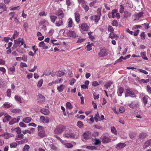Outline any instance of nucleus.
I'll return each instance as SVG.
<instances>
[{
    "mask_svg": "<svg viewBox=\"0 0 151 151\" xmlns=\"http://www.w3.org/2000/svg\"><path fill=\"white\" fill-rule=\"evenodd\" d=\"M63 137L66 138H73L77 139L78 138V135H76L72 131L68 130L65 131L63 134Z\"/></svg>",
    "mask_w": 151,
    "mask_h": 151,
    "instance_id": "1",
    "label": "nucleus"
},
{
    "mask_svg": "<svg viewBox=\"0 0 151 151\" xmlns=\"http://www.w3.org/2000/svg\"><path fill=\"white\" fill-rule=\"evenodd\" d=\"M38 135L41 138H43L46 136L45 131L43 127L39 126L38 127Z\"/></svg>",
    "mask_w": 151,
    "mask_h": 151,
    "instance_id": "2",
    "label": "nucleus"
},
{
    "mask_svg": "<svg viewBox=\"0 0 151 151\" xmlns=\"http://www.w3.org/2000/svg\"><path fill=\"white\" fill-rule=\"evenodd\" d=\"M65 127L62 125H60L56 127L54 130L55 133L56 134H61L64 130L65 129Z\"/></svg>",
    "mask_w": 151,
    "mask_h": 151,
    "instance_id": "3",
    "label": "nucleus"
},
{
    "mask_svg": "<svg viewBox=\"0 0 151 151\" xmlns=\"http://www.w3.org/2000/svg\"><path fill=\"white\" fill-rule=\"evenodd\" d=\"M19 38L18 40H14V44L12 48H15L18 46H20L24 45V41L23 38L21 40Z\"/></svg>",
    "mask_w": 151,
    "mask_h": 151,
    "instance_id": "4",
    "label": "nucleus"
},
{
    "mask_svg": "<svg viewBox=\"0 0 151 151\" xmlns=\"http://www.w3.org/2000/svg\"><path fill=\"white\" fill-rule=\"evenodd\" d=\"M127 107L129 106L131 109H136L139 107V103L137 101H133L131 102L130 104H128L126 105Z\"/></svg>",
    "mask_w": 151,
    "mask_h": 151,
    "instance_id": "5",
    "label": "nucleus"
},
{
    "mask_svg": "<svg viewBox=\"0 0 151 151\" xmlns=\"http://www.w3.org/2000/svg\"><path fill=\"white\" fill-rule=\"evenodd\" d=\"M108 53L107 50L105 48H103L101 49L98 55L100 57H102L106 56L108 55Z\"/></svg>",
    "mask_w": 151,
    "mask_h": 151,
    "instance_id": "6",
    "label": "nucleus"
},
{
    "mask_svg": "<svg viewBox=\"0 0 151 151\" xmlns=\"http://www.w3.org/2000/svg\"><path fill=\"white\" fill-rule=\"evenodd\" d=\"M149 99V97L147 96H144L142 98L143 103L144 104V107L145 108L148 107L150 106V104L148 103V100Z\"/></svg>",
    "mask_w": 151,
    "mask_h": 151,
    "instance_id": "7",
    "label": "nucleus"
},
{
    "mask_svg": "<svg viewBox=\"0 0 151 151\" xmlns=\"http://www.w3.org/2000/svg\"><path fill=\"white\" fill-rule=\"evenodd\" d=\"M37 98L38 100V102L40 104L43 103L45 100V97L40 94H39L37 96Z\"/></svg>",
    "mask_w": 151,
    "mask_h": 151,
    "instance_id": "8",
    "label": "nucleus"
},
{
    "mask_svg": "<svg viewBox=\"0 0 151 151\" xmlns=\"http://www.w3.org/2000/svg\"><path fill=\"white\" fill-rule=\"evenodd\" d=\"M125 96L127 97L131 96V95H134V93L132 90L129 88H127L125 89Z\"/></svg>",
    "mask_w": 151,
    "mask_h": 151,
    "instance_id": "9",
    "label": "nucleus"
},
{
    "mask_svg": "<svg viewBox=\"0 0 151 151\" xmlns=\"http://www.w3.org/2000/svg\"><path fill=\"white\" fill-rule=\"evenodd\" d=\"M91 134L89 131H87L83 134V137L85 139H89L91 137Z\"/></svg>",
    "mask_w": 151,
    "mask_h": 151,
    "instance_id": "10",
    "label": "nucleus"
},
{
    "mask_svg": "<svg viewBox=\"0 0 151 151\" xmlns=\"http://www.w3.org/2000/svg\"><path fill=\"white\" fill-rule=\"evenodd\" d=\"M111 141V139L108 136H104L102 138V142L103 143H108Z\"/></svg>",
    "mask_w": 151,
    "mask_h": 151,
    "instance_id": "11",
    "label": "nucleus"
},
{
    "mask_svg": "<svg viewBox=\"0 0 151 151\" xmlns=\"http://www.w3.org/2000/svg\"><path fill=\"white\" fill-rule=\"evenodd\" d=\"M40 121L43 123H48L49 122V119L47 117H45L43 116L40 117Z\"/></svg>",
    "mask_w": 151,
    "mask_h": 151,
    "instance_id": "12",
    "label": "nucleus"
},
{
    "mask_svg": "<svg viewBox=\"0 0 151 151\" xmlns=\"http://www.w3.org/2000/svg\"><path fill=\"white\" fill-rule=\"evenodd\" d=\"M56 14L58 16L60 19H62L64 16V14L62 10H58L56 13Z\"/></svg>",
    "mask_w": 151,
    "mask_h": 151,
    "instance_id": "13",
    "label": "nucleus"
},
{
    "mask_svg": "<svg viewBox=\"0 0 151 151\" xmlns=\"http://www.w3.org/2000/svg\"><path fill=\"white\" fill-rule=\"evenodd\" d=\"M100 19V16L95 15L92 16L91 17V19L92 20H94L96 22H98Z\"/></svg>",
    "mask_w": 151,
    "mask_h": 151,
    "instance_id": "14",
    "label": "nucleus"
},
{
    "mask_svg": "<svg viewBox=\"0 0 151 151\" xmlns=\"http://www.w3.org/2000/svg\"><path fill=\"white\" fill-rule=\"evenodd\" d=\"M67 35L68 36L71 37H75L76 36V32L74 31H70L67 33Z\"/></svg>",
    "mask_w": 151,
    "mask_h": 151,
    "instance_id": "15",
    "label": "nucleus"
},
{
    "mask_svg": "<svg viewBox=\"0 0 151 151\" xmlns=\"http://www.w3.org/2000/svg\"><path fill=\"white\" fill-rule=\"evenodd\" d=\"M68 26L70 28L74 26L72 19L71 18L68 19Z\"/></svg>",
    "mask_w": 151,
    "mask_h": 151,
    "instance_id": "16",
    "label": "nucleus"
},
{
    "mask_svg": "<svg viewBox=\"0 0 151 151\" xmlns=\"http://www.w3.org/2000/svg\"><path fill=\"white\" fill-rule=\"evenodd\" d=\"M19 116H18L17 119L15 118L12 119L9 122V124L10 125H12L14 123L18 122L20 120Z\"/></svg>",
    "mask_w": 151,
    "mask_h": 151,
    "instance_id": "17",
    "label": "nucleus"
},
{
    "mask_svg": "<svg viewBox=\"0 0 151 151\" xmlns=\"http://www.w3.org/2000/svg\"><path fill=\"white\" fill-rule=\"evenodd\" d=\"M81 29L84 31H87L89 28L88 26L86 23H83L81 25Z\"/></svg>",
    "mask_w": 151,
    "mask_h": 151,
    "instance_id": "18",
    "label": "nucleus"
},
{
    "mask_svg": "<svg viewBox=\"0 0 151 151\" xmlns=\"http://www.w3.org/2000/svg\"><path fill=\"white\" fill-rule=\"evenodd\" d=\"M126 146V144L124 143H119L116 146V147L117 150L121 149Z\"/></svg>",
    "mask_w": 151,
    "mask_h": 151,
    "instance_id": "19",
    "label": "nucleus"
},
{
    "mask_svg": "<svg viewBox=\"0 0 151 151\" xmlns=\"http://www.w3.org/2000/svg\"><path fill=\"white\" fill-rule=\"evenodd\" d=\"M41 112L45 115H48L50 113L49 110L47 109L42 108L40 110Z\"/></svg>",
    "mask_w": 151,
    "mask_h": 151,
    "instance_id": "20",
    "label": "nucleus"
},
{
    "mask_svg": "<svg viewBox=\"0 0 151 151\" xmlns=\"http://www.w3.org/2000/svg\"><path fill=\"white\" fill-rule=\"evenodd\" d=\"M150 145H151V139L146 141L143 145V147L144 148H146Z\"/></svg>",
    "mask_w": 151,
    "mask_h": 151,
    "instance_id": "21",
    "label": "nucleus"
},
{
    "mask_svg": "<svg viewBox=\"0 0 151 151\" xmlns=\"http://www.w3.org/2000/svg\"><path fill=\"white\" fill-rule=\"evenodd\" d=\"M11 134H10L8 133H5L0 135V136L2 137L5 139H8L10 137H12Z\"/></svg>",
    "mask_w": 151,
    "mask_h": 151,
    "instance_id": "22",
    "label": "nucleus"
},
{
    "mask_svg": "<svg viewBox=\"0 0 151 151\" xmlns=\"http://www.w3.org/2000/svg\"><path fill=\"white\" fill-rule=\"evenodd\" d=\"M123 92L124 88L122 87H119L117 90V93L118 95L120 96H121Z\"/></svg>",
    "mask_w": 151,
    "mask_h": 151,
    "instance_id": "23",
    "label": "nucleus"
},
{
    "mask_svg": "<svg viewBox=\"0 0 151 151\" xmlns=\"http://www.w3.org/2000/svg\"><path fill=\"white\" fill-rule=\"evenodd\" d=\"M39 47L42 48V49H47L48 46H46L44 42L42 41L39 43Z\"/></svg>",
    "mask_w": 151,
    "mask_h": 151,
    "instance_id": "24",
    "label": "nucleus"
},
{
    "mask_svg": "<svg viewBox=\"0 0 151 151\" xmlns=\"http://www.w3.org/2000/svg\"><path fill=\"white\" fill-rule=\"evenodd\" d=\"M75 20L77 23H78L80 21V15L79 13H75Z\"/></svg>",
    "mask_w": 151,
    "mask_h": 151,
    "instance_id": "25",
    "label": "nucleus"
},
{
    "mask_svg": "<svg viewBox=\"0 0 151 151\" xmlns=\"http://www.w3.org/2000/svg\"><path fill=\"white\" fill-rule=\"evenodd\" d=\"M93 142L94 145H96L100 144L101 143V141L99 139L95 138L93 140Z\"/></svg>",
    "mask_w": 151,
    "mask_h": 151,
    "instance_id": "26",
    "label": "nucleus"
},
{
    "mask_svg": "<svg viewBox=\"0 0 151 151\" xmlns=\"http://www.w3.org/2000/svg\"><path fill=\"white\" fill-rule=\"evenodd\" d=\"M84 147H85L88 150H96L97 147L92 146L84 145L83 146Z\"/></svg>",
    "mask_w": 151,
    "mask_h": 151,
    "instance_id": "27",
    "label": "nucleus"
},
{
    "mask_svg": "<svg viewBox=\"0 0 151 151\" xmlns=\"http://www.w3.org/2000/svg\"><path fill=\"white\" fill-rule=\"evenodd\" d=\"M11 119V116L7 115L5 116V117L3 119V121L4 122H5L9 121Z\"/></svg>",
    "mask_w": 151,
    "mask_h": 151,
    "instance_id": "28",
    "label": "nucleus"
},
{
    "mask_svg": "<svg viewBox=\"0 0 151 151\" xmlns=\"http://www.w3.org/2000/svg\"><path fill=\"white\" fill-rule=\"evenodd\" d=\"M32 120V118L30 117H27L23 119L22 121L27 123L30 122Z\"/></svg>",
    "mask_w": 151,
    "mask_h": 151,
    "instance_id": "29",
    "label": "nucleus"
},
{
    "mask_svg": "<svg viewBox=\"0 0 151 151\" xmlns=\"http://www.w3.org/2000/svg\"><path fill=\"white\" fill-rule=\"evenodd\" d=\"M86 1H85L82 3V7L84 9H89V6L86 4Z\"/></svg>",
    "mask_w": 151,
    "mask_h": 151,
    "instance_id": "30",
    "label": "nucleus"
},
{
    "mask_svg": "<svg viewBox=\"0 0 151 151\" xmlns=\"http://www.w3.org/2000/svg\"><path fill=\"white\" fill-rule=\"evenodd\" d=\"M12 131L16 132L18 134L21 133L22 132L21 129L19 127H17L15 128L12 129Z\"/></svg>",
    "mask_w": 151,
    "mask_h": 151,
    "instance_id": "31",
    "label": "nucleus"
},
{
    "mask_svg": "<svg viewBox=\"0 0 151 151\" xmlns=\"http://www.w3.org/2000/svg\"><path fill=\"white\" fill-rule=\"evenodd\" d=\"M64 72L60 70L57 71L56 72V75L59 77H61L64 75Z\"/></svg>",
    "mask_w": 151,
    "mask_h": 151,
    "instance_id": "32",
    "label": "nucleus"
},
{
    "mask_svg": "<svg viewBox=\"0 0 151 151\" xmlns=\"http://www.w3.org/2000/svg\"><path fill=\"white\" fill-rule=\"evenodd\" d=\"M12 106V104L9 103L5 102L3 104V106L4 108H9L11 107Z\"/></svg>",
    "mask_w": 151,
    "mask_h": 151,
    "instance_id": "33",
    "label": "nucleus"
},
{
    "mask_svg": "<svg viewBox=\"0 0 151 151\" xmlns=\"http://www.w3.org/2000/svg\"><path fill=\"white\" fill-rule=\"evenodd\" d=\"M24 137V135L22 134H19L17 135L16 137L15 138V140H20L22 139Z\"/></svg>",
    "mask_w": 151,
    "mask_h": 151,
    "instance_id": "34",
    "label": "nucleus"
},
{
    "mask_svg": "<svg viewBox=\"0 0 151 151\" xmlns=\"http://www.w3.org/2000/svg\"><path fill=\"white\" fill-rule=\"evenodd\" d=\"M109 37L110 38L112 39H115L116 40H117L119 37L116 34H114L113 35H111V33H110L109 35Z\"/></svg>",
    "mask_w": 151,
    "mask_h": 151,
    "instance_id": "35",
    "label": "nucleus"
},
{
    "mask_svg": "<svg viewBox=\"0 0 151 151\" xmlns=\"http://www.w3.org/2000/svg\"><path fill=\"white\" fill-rule=\"evenodd\" d=\"M11 112L14 113H20L21 112L20 109H12L11 110Z\"/></svg>",
    "mask_w": 151,
    "mask_h": 151,
    "instance_id": "36",
    "label": "nucleus"
},
{
    "mask_svg": "<svg viewBox=\"0 0 151 151\" xmlns=\"http://www.w3.org/2000/svg\"><path fill=\"white\" fill-rule=\"evenodd\" d=\"M27 141H28L27 139V138H26V139H23L22 140L20 141H16V142H17L19 144H22L24 143H25L27 142Z\"/></svg>",
    "mask_w": 151,
    "mask_h": 151,
    "instance_id": "37",
    "label": "nucleus"
},
{
    "mask_svg": "<svg viewBox=\"0 0 151 151\" xmlns=\"http://www.w3.org/2000/svg\"><path fill=\"white\" fill-rule=\"evenodd\" d=\"M65 88V86L62 84L57 87V89L60 92L62 91Z\"/></svg>",
    "mask_w": 151,
    "mask_h": 151,
    "instance_id": "38",
    "label": "nucleus"
},
{
    "mask_svg": "<svg viewBox=\"0 0 151 151\" xmlns=\"http://www.w3.org/2000/svg\"><path fill=\"white\" fill-rule=\"evenodd\" d=\"M77 125L80 128H82L84 126L83 123L81 121L77 122Z\"/></svg>",
    "mask_w": 151,
    "mask_h": 151,
    "instance_id": "39",
    "label": "nucleus"
},
{
    "mask_svg": "<svg viewBox=\"0 0 151 151\" xmlns=\"http://www.w3.org/2000/svg\"><path fill=\"white\" fill-rule=\"evenodd\" d=\"M64 142H63V144H64L65 146L67 148H71L73 147V145L69 143H64Z\"/></svg>",
    "mask_w": 151,
    "mask_h": 151,
    "instance_id": "40",
    "label": "nucleus"
},
{
    "mask_svg": "<svg viewBox=\"0 0 151 151\" xmlns=\"http://www.w3.org/2000/svg\"><path fill=\"white\" fill-rule=\"evenodd\" d=\"M14 98L19 103H22L21 99L19 96L16 95L14 96Z\"/></svg>",
    "mask_w": 151,
    "mask_h": 151,
    "instance_id": "41",
    "label": "nucleus"
},
{
    "mask_svg": "<svg viewBox=\"0 0 151 151\" xmlns=\"http://www.w3.org/2000/svg\"><path fill=\"white\" fill-rule=\"evenodd\" d=\"M66 107L69 109H72L73 106L71 103L69 102H67L66 104Z\"/></svg>",
    "mask_w": 151,
    "mask_h": 151,
    "instance_id": "42",
    "label": "nucleus"
},
{
    "mask_svg": "<svg viewBox=\"0 0 151 151\" xmlns=\"http://www.w3.org/2000/svg\"><path fill=\"white\" fill-rule=\"evenodd\" d=\"M63 22L62 20H59L58 22H56L55 25L56 26L59 27L63 25Z\"/></svg>",
    "mask_w": 151,
    "mask_h": 151,
    "instance_id": "43",
    "label": "nucleus"
},
{
    "mask_svg": "<svg viewBox=\"0 0 151 151\" xmlns=\"http://www.w3.org/2000/svg\"><path fill=\"white\" fill-rule=\"evenodd\" d=\"M146 55V52H141V55L142 57V58L144 60H147L148 58L147 57L145 56Z\"/></svg>",
    "mask_w": 151,
    "mask_h": 151,
    "instance_id": "44",
    "label": "nucleus"
},
{
    "mask_svg": "<svg viewBox=\"0 0 151 151\" xmlns=\"http://www.w3.org/2000/svg\"><path fill=\"white\" fill-rule=\"evenodd\" d=\"M57 17L55 16L51 15L50 16V18L52 22L54 23L55 20L57 19Z\"/></svg>",
    "mask_w": 151,
    "mask_h": 151,
    "instance_id": "45",
    "label": "nucleus"
},
{
    "mask_svg": "<svg viewBox=\"0 0 151 151\" xmlns=\"http://www.w3.org/2000/svg\"><path fill=\"white\" fill-rule=\"evenodd\" d=\"M17 142H12L10 145V146L11 148H15L17 146Z\"/></svg>",
    "mask_w": 151,
    "mask_h": 151,
    "instance_id": "46",
    "label": "nucleus"
},
{
    "mask_svg": "<svg viewBox=\"0 0 151 151\" xmlns=\"http://www.w3.org/2000/svg\"><path fill=\"white\" fill-rule=\"evenodd\" d=\"M147 136V134L145 133H142L139 135V138L140 139H143L145 138Z\"/></svg>",
    "mask_w": 151,
    "mask_h": 151,
    "instance_id": "47",
    "label": "nucleus"
},
{
    "mask_svg": "<svg viewBox=\"0 0 151 151\" xmlns=\"http://www.w3.org/2000/svg\"><path fill=\"white\" fill-rule=\"evenodd\" d=\"M19 33L18 32L16 31H14V33L12 36L13 39H14L17 38L19 36Z\"/></svg>",
    "mask_w": 151,
    "mask_h": 151,
    "instance_id": "48",
    "label": "nucleus"
},
{
    "mask_svg": "<svg viewBox=\"0 0 151 151\" xmlns=\"http://www.w3.org/2000/svg\"><path fill=\"white\" fill-rule=\"evenodd\" d=\"M143 12H141L135 14V16L137 18H139L142 16L143 15Z\"/></svg>",
    "mask_w": 151,
    "mask_h": 151,
    "instance_id": "49",
    "label": "nucleus"
},
{
    "mask_svg": "<svg viewBox=\"0 0 151 151\" xmlns=\"http://www.w3.org/2000/svg\"><path fill=\"white\" fill-rule=\"evenodd\" d=\"M43 80L42 79H41L38 81L37 84V86L38 87H41L43 83Z\"/></svg>",
    "mask_w": 151,
    "mask_h": 151,
    "instance_id": "50",
    "label": "nucleus"
},
{
    "mask_svg": "<svg viewBox=\"0 0 151 151\" xmlns=\"http://www.w3.org/2000/svg\"><path fill=\"white\" fill-rule=\"evenodd\" d=\"M112 83L111 81H108L106 82V85H105V87L107 88H108V87H109L112 84Z\"/></svg>",
    "mask_w": 151,
    "mask_h": 151,
    "instance_id": "51",
    "label": "nucleus"
},
{
    "mask_svg": "<svg viewBox=\"0 0 151 151\" xmlns=\"http://www.w3.org/2000/svg\"><path fill=\"white\" fill-rule=\"evenodd\" d=\"M111 24L113 26H117L118 25V24L117 21L116 20H114L112 21Z\"/></svg>",
    "mask_w": 151,
    "mask_h": 151,
    "instance_id": "52",
    "label": "nucleus"
},
{
    "mask_svg": "<svg viewBox=\"0 0 151 151\" xmlns=\"http://www.w3.org/2000/svg\"><path fill=\"white\" fill-rule=\"evenodd\" d=\"M111 131L114 134H117L116 129L114 127H111Z\"/></svg>",
    "mask_w": 151,
    "mask_h": 151,
    "instance_id": "53",
    "label": "nucleus"
},
{
    "mask_svg": "<svg viewBox=\"0 0 151 151\" xmlns=\"http://www.w3.org/2000/svg\"><path fill=\"white\" fill-rule=\"evenodd\" d=\"M12 92L11 90L10 89H9L7 90L6 91V93H7V96L10 97Z\"/></svg>",
    "mask_w": 151,
    "mask_h": 151,
    "instance_id": "54",
    "label": "nucleus"
},
{
    "mask_svg": "<svg viewBox=\"0 0 151 151\" xmlns=\"http://www.w3.org/2000/svg\"><path fill=\"white\" fill-rule=\"evenodd\" d=\"M99 118V114L97 112L95 116L94 119L96 122H97L98 121V119Z\"/></svg>",
    "mask_w": 151,
    "mask_h": 151,
    "instance_id": "55",
    "label": "nucleus"
},
{
    "mask_svg": "<svg viewBox=\"0 0 151 151\" xmlns=\"http://www.w3.org/2000/svg\"><path fill=\"white\" fill-rule=\"evenodd\" d=\"M117 10H112L111 13L112 14V17L113 18H114L115 17V14L117 12Z\"/></svg>",
    "mask_w": 151,
    "mask_h": 151,
    "instance_id": "56",
    "label": "nucleus"
},
{
    "mask_svg": "<svg viewBox=\"0 0 151 151\" xmlns=\"http://www.w3.org/2000/svg\"><path fill=\"white\" fill-rule=\"evenodd\" d=\"M119 111L120 113H123L125 111V109L123 106H121L119 109Z\"/></svg>",
    "mask_w": 151,
    "mask_h": 151,
    "instance_id": "57",
    "label": "nucleus"
},
{
    "mask_svg": "<svg viewBox=\"0 0 151 151\" xmlns=\"http://www.w3.org/2000/svg\"><path fill=\"white\" fill-rule=\"evenodd\" d=\"M124 16L125 17H129L131 16V14L129 12H128L125 11L124 12Z\"/></svg>",
    "mask_w": 151,
    "mask_h": 151,
    "instance_id": "58",
    "label": "nucleus"
},
{
    "mask_svg": "<svg viewBox=\"0 0 151 151\" xmlns=\"http://www.w3.org/2000/svg\"><path fill=\"white\" fill-rule=\"evenodd\" d=\"M122 3L123 5L127 6V5L128 4V1L127 0H122Z\"/></svg>",
    "mask_w": 151,
    "mask_h": 151,
    "instance_id": "59",
    "label": "nucleus"
},
{
    "mask_svg": "<svg viewBox=\"0 0 151 151\" xmlns=\"http://www.w3.org/2000/svg\"><path fill=\"white\" fill-rule=\"evenodd\" d=\"M0 71L2 72L3 74H4L6 72V70L5 68L3 67H0Z\"/></svg>",
    "mask_w": 151,
    "mask_h": 151,
    "instance_id": "60",
    "label": "nucleus"
},
{
    "mask_svg": "<svg viewBox=\"0 0 151 151\" xmlns=\"http://www.w3.org/2000/svg\"><path fill=\"white\" fill-rule=\"evenodd\" d=\"M93 97L95 99H96L99 98V94H97L95 93H93Z\"/></svg>",
    "mask_w": 151,
    "mask_h": 151,
    "instance_id": "61",
    "label": "nucleus"
},
{
    "mask_svg": "<svg viewBox=\"0 0 151 151\" xmlns=\"http://www.w3.org/2000/svg\"><path fill=\"white\" fill-rule=\"evenodd\" d=\"M149 81V79H142L140 80V82L143 83H146L147 82H148Z\"/></svg>",
    "mask_w": 151,
    "mask_h": 151,
    "instance_id": "62",
    "label": "nucleus"
},
{
    "mask_svg": "<svg viewBox=\"0 0 151 151\" xmlns=\"http://www.w3.org/2000/svg\"><path fill=\"white\" fill-rule=\"evenodd\" d=\"M92 85L94 86H96L99 85V84L97 81H94L92 83Z\"/></svg>",
    "mask_w": 151,
    "mask_h": 151,
    "instance_id": "63",
    "label": "nucleus"
},
{
    "mask_svg": "<svg viewBox=\"0 0 151 151\" xmlns=\"http://www.w3.org/2000/svg\"><path fill=\"white\" fill-rule=\"evenodd\" d=\"M19 125L21 127H27L26 125L22 122H20L19 123Z\"/></svg>",
    "mask_w": 151,
    "mask_h": 151,
    "instance_id": "64",
    "label": "nucleus"
}]
</instances>
